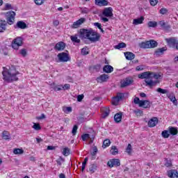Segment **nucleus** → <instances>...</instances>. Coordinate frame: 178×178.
<instances>
[{"label": "nucleus", "mask_w": 178, "mask_h": 178, "mask_svg": "<svg viewBox=\"0 0 178 178\" xmlns=\"http://www.w3.org/2000/svg\"><path fill=\"white\" fill-rule=\"evenodd\" d=\"M97 168V165L91 164L89 167V171L90 172V173H95Z\"/></svg>", "instance_id": "nucleus-32"}, {"label": "nucleus", "mask_w": 178, "mask_h": 178, "mask_svg": "<svg viewBox=\"0 0 178 178\" xmlns=\"http://www.w3.org/2000/svg\"><path fill=\"white\" fill-rule=\"evenodd\" d=\"M97 152H98V148L97 146L93 147L92 152H91L92 156H95L97 155Z\"/></svg>", "instance_id": "nucleus-48"}, {"label": "nucleus", "mask_w": 178, "mask_h": 178, "mask_svg": "<svg viewBox=\"0 0 178 178\" xmlns=\"http://www.w3.org/2000/svg\"><path fill=\"white\" fill-rule=\"evenodd\" d=\"M158 118L154 117L152 119H150L147 123L149 127H155L156 124H158Z\"/></svg>", "instance_id": "nucleus-17"}, {"label": "nucleus", "mask_w": 178, "mask_h": 178, "mask_svg": "<svg viewBox=\"0 0 178 178\" xmlns=\"http://www.w3.org/2000/svg\"><path fill=\"white\" fill-rule=\"evenodd\" d=\"M133 83H134L133 77H127L125 79H124L123 82L121 83V88H124V87H129V86H131Z\"/></svg>", "instance_id": "nucleus-9"}, {"label": "nucleus", "mask_w": 178, "mask_h": 178, "mask_svg": "<svg viewBox=\"0 0 178 178\" xmlns=\"http://www.w3.org/2000/svg\"><path fill=\"white\" fill-rule=\"evenodd\" d=\"M65 48H66V44L63 42H58L54 47L56 51H63Z\"/></svg>", "instance_id": "nucleus-14"}, {"label": "nucleus", "mask_w": 178, "mask_h": 178, "mask_svg": "<svg viewBox=\"0 0 178 178\" xmlns=\"http://www.w3.org/2000/svg\"><path fill=\"white\" fill-rule=\"evenodd\" d=\"M113 9L111 7L106 8L103 11L104 16L106 17H112L113 16Z\"/></svg>", "instance_id": "nucleus-13"}, {"label": "nucleus", "mask_w": 178, "mask_h": 178, "mask_svg": "<svg viewBox=\"0 0 178 178\" xmlns=\"http://www.w3.org/2000/svg\"><path fill=\"white\" fill-rule=\"evenodd\" d=\"M5 9H6V10H8L9 9H13L12 8V4L6 3V6H5Z\"/></svg>", "instance_id": "nucleus-61"}, {"label": "nucleus", "mask_w": 178, "mask_h": 178, "mask_svg": "<svg viewBox=\"0 0 178 178\" xmlns=\"http://www.w3.org/2000/svg\"><path fill=\"white\" fill-rule=\"evenodd\" d=\"M63 90H70V84L65 83L64 86H63Z\"/></svg>", "instance_id": "nucleus-58"}, {"label": "nucleus", "mask_w": 178, "mask_h": 178, "mask_svg": "<svg viewBox=\"0 0 178 178\" xmlns=\"http://www.w3.org/2000/svg\"><path fill=\"white\" fill-rule=\"evenodd\" d=\"M3 80L7 81V83H12V81H17L19 78H17V74H20V73L16 70V67L12 65L8 70H4L2 72Z\"/></svg>", "instance_id": "nucleus-2"}, {"label": "nucleus", "mask_w": 178, "mask_h": 178, "mask_svg": "<svg viewBox=\"0 0 178 178\" xmlns=\"http://www.w3.org/2000/svg\"><path fill=\"white\" fill-rule=\"evenodd\" d=\"M63 111L65 113H70L72 109V107H63Z\"/></svg>", "instance_id": "nucleus-41"}, {"label": "nucleus", "mask_w": 178, "mask_h": 178, "mask_svg": "<svg viewBox=\"0 0 178 178\" xmlns=\"http://www.w3.org/2000/svg\"><path fill=\"white\" fill-rule=\"evenodd\" d=\"M126 152L128 153V155L131 154V145L129 144L126 149Z\"/></svg>", "instance_id": "nucleus-49"}, {"label": "nucleus", "mask_w": 178, "mask_h": 178, "mask_svg": "<svg viewBox=\"0 0 178 178\" xmlns=\"http://www.w3.org/2000/svg\"><path fill=\"white\" fill-rule=\"evenodd\" d=\"M111 145V140L106 139L103 142L102 148H106V147H109Z\"/></svg>", "instance_id": "nucleus-35"}, {"label": "nucleus", "mask_w": 178, "mask_h": 178, "mask_svg": "<svg viewBox=\"0 0 178 178\" xmlns=\"http://www.w3.org/2000/svg\"><path fill=\"white\" fill-rule=\"evenodd\" d=\"M168 98L171 101V102L174 104V105L177 106V99H176V97L173 94H170L168 95Z\"/></svg>", "instance_id": "nucleus-29"}, {"label": "nucleus", "mask_w": 178, "mask_h": 178, "mask_svg": "<svg viewBox=\"0 0 178 178\" xmlns=\"http://www.w3.org/2000/svg\"><path fill=\"white\" fill-rule=\"evenodd\" d=\"M77 129H79V127L77 125H74L72 131L73 136H76V134L77 133Z\"/></svg>", "instance_id": "nucleus-50"}, {"label": "nucleus", "mask_w": 178, "mask_h": 178, "mask_svg": "<svg viewBox=\"0 0 178 178\" xmlns=\"http://www.w3.org/2000/svg\"><path fill=\"white\" fill-rule=\"evenodd\" d=\"M134 102L136 105H138L140 108H144L145 109H149L151 108V102L149 100H140V98L135 97Z\"/></svg>", "instance_id": "nucleus-4"}, {"label": "nucleus", "mask_w": 178, "mask_h": 178, "mask_svg": "<svg viewBox=\"0 0 178 178\" xmlns=\"http://www.w3.org/2000/svg\"><path fill=\"white\" fill-rule=\"evenodd\" d=\"M94 69H95V70H96V72H99V70L101 69V65H95Z\"/></svg>", "instance_id": "nucleus-63"}, {"label": "nucleus", "mask_w": 178, "mask_h": 178, "mask_svg": "<svg viewBox=\"0 0 178 178\" xmlns=\"http://www.w3.org/2000/svg\"><path fill=\"white\" fill-rule=\"evenodd\" d=\"M124 54V56L127 60H133L136 58V55L130 51H127Z\"/></svg>", "instance_id": "nucleus-23"}, {"label": "nucleus", "mask_w": 178, "mask_h": 178, "mask_svg": "<svg viewBox=\"0 0 178 178\" xmlns=\"http://www.w3.org/2000/svg\"><path fill=\"white\" fill-rule=\"evenodd\" d=\"M14 27L15 29H21V30H24V29H27V24L23 21H19Z\"/></svg>", "instance_id": "nucleus-18"}, {"label": "nucleus", "mask_w": 178, "mask_h": 178, "mask_svg": "<svg viewBox=\"0 0 178 178\" xmlns=\"http://www.w3.org/2000/svg\"><path fill=\"white\" fill-rule=\"evenodd\" d=\"M57 56L60 62H69L70 60V57L67 53L62 52L58 54Z\"/></svg>", "instance_id": "nucleus-8"}, {"label": "nucleus", "mask_w": 178, "mask_h": 178, "mask_svg": "<svg viewBox=\"0 0 178 178\" xmlns=\"http://www.w3.org/2000/svg\"><path fill=\"white\" fill-rule=\"evenodd\" d=\"M115 97H117L120 101H122L124 97V95L123 93H118Z\"/></svg>", "instance_id": "nucleus-51"}, {"label": "nucleus", "mask_w": 178, "mask_h": 178, "mask_svg": "<svg viewBox=\"0 0 178 178\" xmlns=\"http://www.w3.org/2000/svg\"><path fill=\"white\" fill-rule=\"evenodd\" d=\"M159 24L165 31H170V29H172L170 24L165 22L164 21H160Z\"/></svg>", "instance_id": "nucleus-15"}, {"label": "nucleus", "mask_w": 178, "mask_h": 178, "mask_svg": "<svg viewBox=\"0 0 178 178\" xmlns=\"http://www.w3.org/2000/svg\"><path fill=\"white\" fill-rule=\"evenodd\" d=\"M87 48L86 47H83L82 49H81V54L82 55H88V51H87Z\"/></svg>", "instance_id": "nucleus-52"}, {"label": "nucleus", "mask_w": 178, "mask_h": 178, "mask_svg": "<svg viewBox=\"0 0 178 178\" xmlns=\"http://www.w3.org/2000/svg\"><path fill=\"white\" fill-rule=\"evenodd\" d=\"M147 26H148V27L155 28V27H156V26H158V23H156V22L150 21L147 23Z\"/></svg>", "instance_id": "nucleus-40"}, {"label": "nucleus", "mask_w": 178, "mask_h": 178, "mask_svg": "<svg viewBox=\"0 0 178 178\" xmlns=\"http://www.w3.org/2000/svg\"><path fill=\"white\" fill-rule=\"evenodd\" d=\"M122 116H123V113H122V112L116 113L114 115V120H115V123H120V122H122Z\"/></svg>", "instance_id": "nucleus-22"}, {"label": "nucleus", "mask_w": 178, "mask_h": 178, "mask_svg": "<svg viewBox=\"0 0 178 178\" xmlns=\"http://www.w3.org/2000/svg\"><path fill=\"white\" fill-rule=\"evenodd\" d=\"M165 41L167 42V44L170 48H175L176 43L177 42V38L172 37L165 38Z\"/></svg>", "instance_id": "nucleus-7"}, {"label": "nucleus", "mask_w": 178, "mask_h": 178, "mask_svg": "<svg viewBox=\"0 0 178 178\" xmlns=\"http://www.w3.org/2000/svg\"><path fill=\"white\" fill-rule=\"evenodd\" d=\"M33 129H34L36 131L41 130V125H40V124L34 123Z\"/></svg>", "instance_id": "nucleus-47"}, {"label": "nucleus", "mask_w": 178, "mask_h": 178, "mask_svg": "<svg viewBox=\"0 0 178 178\" xmlns=\"http://www.w3.org/2000/svg\"><path fill=\"white\" fill-rule=\"evenodd\" d=\"M8 25V23L5 20H1L0 21V33H3L4 31H6V26Z\"/></svg>", "instance_id": "nucleus-21"}, {"label": "nucleus", "mask_w": 178, "mask_h": 178, "mask_svg": "<svg viewBox=\"0 0 178 178\" xmlns=\"http://www.w3.org/2000/svg\"><path fill=\"white\" fill-rule=\"evenodd\" d=\"M152 79H154L155 80H159V79H161V75L151 72V80H152Z\"/></svg>", "instance_id": "nucleus-37"}, {"label": "nucleus", "mask_w": 178, "mask_h": 178, "mask_svg": "<svg viewBox=\"0 0 178 178\" xmlns=\"http://www.w3.org/2000/svg\"><path fill=\"white\" fill-rule=\"evenodd\" d=\"M165 166L167 168H169L170 166H172V161L170 160H166V162L165 163Z\"/></svg>", "instance_id": "nucleus-59"}, {"label": "nucleus", "mask_w": 178, "mask_h": 178, "mask_svg": "<svg viewBox=\"0 0 178 178\" xmlns=\"http://www.w3.org/2000/svg\"><path fill=\"white\" fill-rule=\"evenodd\" d=\"M160 13L161 15H166V13H168V9L163 8L160 10Z\"/></svg>", "instance_id": "nucleus-56"}, {"label": "nucleus", "mask_w": 178, "mask_h": 178, "mask_svg": "<svg viewBox=\"0 0 178 178\" xmlns=\"http://www.w3.org/2000/svg\"><path fill=\"white\" fill-rule=\"evenodd\" d=\"M87 162H88V157L85 158L84 161L82 163L81 172H84L86 170V165H87Z\"/></svg>", "instance_id": "nucleus-39"}, {"label": "nucleus", "mask_w": 178, "mask_h": 178, "mask_svg": "<svg viewBox=\"0 0 178 178\" xmlns=\"http://www.w3.org/2000/svg\"><path fill=\"white\" fill-rule=\"evenodd\" d=\"M143 22H144V17L142 16L139 18L134 19L133 20V24L138 26V24H143Z\"/></svg>", "instance_id": "nucleus-26"}, {"label": "nucleus", "mask_w": 178, "mask_h": 178, "mask_svg": "<svg viewBox=\"0 0 178 178\" xmlns=\"http://www.w3.org/2000/svg\"><path fill=\"white\" fill-rule=\"evenodd\" d=\"M169 133H170L169 131L164 130L162 131L161 136L162 137H163V138H169V136H170Z\"/></svg>", "instance_id": "nucleus-36"}, {"label": "nucleus", "mask_w": 178, "mask_h": 178, "mask_svg": "<svg viewBox=\"0 0 178 178\" xmlns=\"http://www.w3.org/2000/svg\"><path fill=\"white\" fill-rule=\"evenodd\" d=\"M151 72H145L138 74V79H140L141 80H143V79H145L146 87H149L150 88H152V87L156 86V84L159 83V81H153L152 79H151Z\"/></svg>", "instance_id": "nucleus-3"}, {"label": "nucleus", "mask_w": 178, "mask_h": 178, "mask_svg": "<svg viewBox=\"0 0 178 178\" xmlns=\"http://www.w3.org/2000/svg\"><path fill=\"white\" fill-rule=\"evenodd\" d=\"M71 38V41H72V42H76V44H80L81 40L80 39H79L76 35H71L70 36Z\"/></svg>", "instance_id": "nucleus-34"}, {"label": "nucleus", "mask_w": 178, "mask_h": 178, "mask_svg": "<svg viewBox=\"0 0 178 178\" xmlns=\"http://www.w3.org/2000/svg\"><path fill=\"white\" fill-rule=\"evenodd\" d=\"M168 176L170 178H178V172L176 170L168 171Z\"/></svg>", "instance_id": "nucleus-19"}, {"label": "nucleus", "mask_w": 178, "mask_h": 178, "mask_svg": "<svg viewBox=\"0 0 178 178\" xmlns=\"http://www.w3.org/2000/svg\"><path fill=\"white\" fill-rule=\"evenodd\" d=\"M20 54L22 56H26L27 55V51L25 49H22L20 50Z\"/></svg>", "instance_id": "nucleus-57"}, {"label": "nucleus", "mask_w": 178, "mask_h": 178, "mask_svg": "<svg viewBox=\"0 0 178 178\" xmlns=\"http://www.w3.org/2000/svg\"><path fill=\"white\" fill-rule=\"evenodd\" d=\"M168 49L166 47H162L157 49L155 51V55L156 56H161V55H163L165 51H166Z\"/></svg>", "instance_id": "nucleus-24"}, {"label": "nucleus", "mask_w": 178, "mask_h": 178, "mask_svg": "<svg viewBox=\"0 0 178 178\" xmlns=\"http://www.w3.org/2000/svg\"><path fill=\"white\" fill-rule=\"evenodd\" d=\"M158 42L154 40L146 41L140 44V48H156Z\"/></svg>", "instance_id": "nucleus-5"}, {"label": "nucleus", "mask_w": 178, "mask_h": 178, "mask_svg": "<svg viewBox=\"0 0 178 178\" xmlns=\"http://www.w3.org/2000/svg\"><path fill=\"white\" fill-rule=\"evenodd\" d=\"M13 152L15 155H17L19 154H23L24 152V150L22 149H14Z\"/></svg>", "instance_id": "nucleus-42"}, {"label": "nucleus", "mask_w": 178, "mask_h": 178, "mask_svg": "<svg viewBox=\"0 0 178 178\" xmlns=\"http://www.w3.org/2000/svg\"><path fill=\"white\" fill-rule=\"evenodd\" d=\"M157 92H160V94H168V90L163 89L161 88H159L156 89Z\"/></svg>", "instance_id": "nucleus-43"}, {"label": "nucleus", "mask_w": 178, "mask_h": 178, "mask_svg": "<svg viewBox=\"0 0 178 178\" xmlns=\"http://www.w3.org/2000/svg\"><path fill=\"white\" fill-rule=\"evenodd\" d=\"M80 35L81 38H87V40H89V41H91L92 42H97V41H99L101 38V35L91 29H81Z\"/></svg>", "instance_id": "nucleus-1"}, {"label": "nucleus", "mask_w": 178, "mask_h": 178, "mask_svg": "<svg viewBox=\"0 0 178 178\" xmlns=\"http://www.w3.org/2000/svg\"><path fill=\"white\" fill-rule=\"evenodd\" d=\"M10 16L7 18L8 24H13L15 23V17L16 16V13L15 11L9 12Z\"/></svg>", "instance_id": "nucleus-11"}, {"label": "nucleus", "mask_w": 178, "mask_h": 178, "mask_svg": "<svg viewBox=\"0 0 178 178\" xmlns=\"http://www.w3.org/2000/svg\"><path fill=\"white\" fill-rule=\"evenodd\" d=\"M38 120H41L42 119H45V115L44 114H42L40 116L37 117Z\"/></svg>", "instance_id": "nucleus-64"}, {"label": "nucleus", "mask_w": 178, "mask_h": 178, "mask_svg": "<svg viewBox=\"0 0 178 178\" xmlns=\"http://www.w3.org/2000/svg\"><path fill=\"white\" fill-rule=\"evenodd\" d=\"M111 152L112 155H118V154H119V149H118V147L116 146H112Z\"/></svg>", "instance_id": "nucleus-31"}, {"label": "nucleus", "mask_w": 178, "mask_h": 178, "mask_svg": "<svg viewBox=\"0 0 178 178\" xmlns=\"http://www.w3.org/2000/svg\"><path fill=\"white\" fill-rule=\"evenodd\" d=\"M94 26H95L97 28H98L99 30H101V29L102 28V25L99 22H95L94 24Z\"/></svg>", "instance_id": "nucleus-60"}, {"label": "nucleus", "mask_w": 178, "mask_h": 178, "mask_svg": "<svg viewBox=\"0 0 178 178\" xmlns=\"http://www.w3.org/2000/svg\"><path fill=\"white\" fill-rule=\"evenodd\" d=\"M23 45V39L21 37H17L12 42L11 47L13 49H19V47Z\"/></svg>", "instance_id": "nucleus-6"}, {"label": "nucleus", "mask_w": 178, "mask_h": 178, "mask_svg": "<svg viewBox=\"0 0 178 178\" xmlns=\"http://www.w3.org/2000/svg\"><path fill=\"white\" fill-rule=\"evenodd\" d=\"M84 22H86V18H81L79 19H78L76 22H74L72 26V29H79V27H80V26H81V24H83V23H84Z\"/></svg>", "instance_id": "nucleus-16"}, {"label": "nucleus", "mask_w": 178, "mask_h": 178, "mask_svg": "<svg viewBox=\"0 0 178 178\" xmlns=\"http://www.w3.org/2000/svg\"><path fill=\"white\" fill-rule=\"evenodd\" d=\"M108 168H113V166H120V160L119 159H110L107 162Z\"/></svg>", "instance_id": "nucleus-10"}, {"label": "nucleus", "mask_w": 178, "mask_h": 178, "mask_svg": "<svg viewBox=\"0 0 178 178\" xmlns=\"http://www.w3.org/2000/svg\"><path fill=\"white\" fill-rule=\"evenodd\" d=\"M35 3L37 5H42L44 2H45V0H34Z\"/></svg>", "instance_id": "nucleus-54"}, {"label": "nucleus", "mask_w": 178, "mask_h": 178, "mask_svg": "<svg viewBox=\"0 0 178 178\" xmlns=\"http://www.w3.org/2000/svg\"><path fill=\"white\" fill-rule=\"evenodd\" d=\"M115 49H122V48H126V43L120 42L118 45L115 46Z\"/></svg>", "instance_id": "nucleus-38"}, {"label": "nucleus", "mask_w": 178, "mask_h": 178, "mask_svg": "<svg viewBox=\"0 0 178 178\" xmlns=\"http://www.w3.org/2000/svg\"><path fill=\"white\" fill-rule=\"evenodd\" d=\"M103 72H104V73H112V72H113V67H112V65H104L103 67Z\"/></svg>", "instance_id": "nucleus-25"}, {"label": "nucleus", "mask_w": 178, "mask_h": 178, "mask_svg": "<svg viewBox=\"0 0 178 178\" xmlns=\"http://www.w3.org/2000/svg\"><path fill=\"white\" fill-rule=\"evenodd\" d=\"M119 102H120V100L118 99L116 97H114L112 100L113 105H119Z\"/></svg>", "instance_id": "nucleus-46"}, {"label": "nucleus", "mask_w": 178, "mask_h": 178, "mask_svg": "<svg viewBox=\"0 0 178 178\" xmlns=\"http://www.w3.org/2000/svg\"><path fill=\"white\" fill-rule=\"evenodd\" d=\"M83 98H84V95H79L77 96V101H78V102H81L83 101Z\"/></svg>", "instance_id": "nucleus-55"}, {"label": "nucleus", "mask_w": 178, "mask_h": 178, "mask_svg": "<svg viewBox=\"0 0 178 178\" xmlns=\"http://www.w3.org/2000/svg\"><path fill=\"white\" fill-rule=\"evenodd\" d=\"M110 110L109 108L106 107L103 110V113L102 115V118L103 119H105L106 118H108V116H109V113H110Z\"/></svg>", "instance_id": "nucleus-28"}, {"label": "nucleus", "mask_w": 178, "mask_h": 178, "mask_svg": "<svg viewBox=\"0 0 178 178\" xmlns=\"http://www.w3.org/2000/svg\"><path fill=\"white\" fill-rule=\"evenodd\" d=\"M95 3L97 6H107L109 2L106 0H95Z\"/></svg>", "instance_id": "nucleus-20"}, {"label": "nucleus", "mask_w": 178, "mask_h": 178, "mask_svg": "<svg viewBox=\"0 0 178 178\" xmlns=\"http://www.w3.org/2000/svg\"><path fill=\"white\" fill-rule=\"evenodd\" d=\"M168 131L170 134H171V136H176L177 135V133H178L177 128L174 127H169Z\"/></svg>", "instance_id": "nucleus-27"}, {"label": "nucleus", "mask_w": 178, "mask_h": 178, "mask_svg": "<svg viewBox=\"0 0 178 178\" xmlns=\"http://www.w3.org/2000/svg\"><path fill=\"white\" fill-rule=\"evenodd\" d=\"M54 91H61V90H63V85H58L54 86Z\"/></svg>", "instance_id": "nucleus-44"}, {"label": "nucleus", "mask_w": 178, "mask_h": 178, "mask_svg": "<svg viewBox=\"0 0 178 178\" xmlns=\"http://www.w3.org/2000/svg\"><path fill=\"white\" fill-rule=\"evenodd\" d=\"M81 138L83 141H86L87 138H91V136L88 134H84L83 135L81 136Z\"/></svg>", "instance_id": "nucleus-45"}, {"label": "nucleus", "mask_w": 178, "mask_h": 178, "mask_svg": "<svg viewBox=\"0 0 178 178\" xmlns=\"http://www.w3.org/2000/svg\"><path fill=\"white\" fill-rule=\"evenodd\" d=\"M63 155H64V156H69V155H70V149L69 147H65L63 149Z\"/></svg>", "instance_id": "nucleus-33"}, {"label": "nucleus", "mask_w": 178, "mask_h": 178, "mask_svg": "<svg viewBox=\"0 0 178 178\" xmlns=\"http://www.w3.org/2000/svg\"><path fill=\"white\" fill-rule=\"evenodd\" d=\"M109 79V75L106 74H103L102 75H100L99 76H98L96 80L97 81V83H106V81H108Z\"/></svg>", "instance_id": "nucleus-12"}, {"label": "nucleus", "mask_w": 178, "mask_h": 178, "mask_svg": "<svg viewBox=\"0 0 178 178\" xmlns=\"http://www.w3.org/2000/svg\"><path fill=\"white\" fill-rule=\"evenodd\" d=\"M152 6H156L158 3V0H149Z\"/></svg>", "instance_id": "nucleus-53"}, {"label": "nucleus", "mask_w": 178, "mask_h": 178, "mask_svg": "<svg viewBox=\"0 0 178 178\" xmlns=\"http://www.w3.org/2000/svg\"><path fill=\"white\" fill-rule=\"evenodd\" d=\"M81 13H90V10L87 8H84L81 9Z\"/></svg>", "instance_id": "nucleus-62"}, {"label": "nucleus", "mask_w": 178, "mask_h": 178, "mask_svg": "<svg viewBox=\"0 0 178 178\" xmlns=\"http://www.w3.org/2000/svg\"><path fill=\"white\" fill-rule=\"evenodd\" d=\"M2 138L3 140H10V134L7 131H3L2 133Z\"/></svg>", "instance_id": "nucleus-30"}]
</instances>
